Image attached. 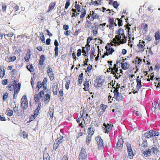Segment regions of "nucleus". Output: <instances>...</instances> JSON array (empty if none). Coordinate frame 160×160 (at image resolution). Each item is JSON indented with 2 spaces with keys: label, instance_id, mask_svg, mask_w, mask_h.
Wrapping results in <instances>:
<instances>
[{
  "label": "nucleus",
  "instance_id": "nucleus-7",
  "mask_svg": "<svg viewBox=\"0 0 160 160\" xmlns=\"http://www.w3.org/2000/svg\"><path fill=\"white\" fill-rule=\"evenodd\" d=\"M127 147L128 149V156H129V158L130 159H131L133 158L134 156V154L132 151V147L131 145L128 143L127 144Z\"/></svg>",
  "mask_w": 160,
  "mask_h": 160
},
{
  "label": "nucleus",
  "instance_id": "nucleus-13",
  "mask_svg": "<svg viewBox=\"0 0 160 160\" xmlns=\"http://www.w3.org/2000/svg\"><path fill=\"white\" fill-rule=\"evenodd\" d=\"M105 48L107 51L104 53V55L102 56V58H104L105 56H108L110 54V45L108 43V45L105 46Z\"/></svg>",
  "mask_w": 160,
  "mask_h": 160
},
{
  "label": "nucleus",
  "instance_id": "nucleus-32",
  "mask_svg": "<svg viewBox=\"0 0 160 160\" xmlns=\"http://www.w3.org/2000/svg\"><path fill=\"white\" fill-rule=\"evenodd\" d=\"M84 90L85 91H87L89 88V81H87L84 84Z\"/></svg>",
  "mask_w": 160,
  "mask_h": 160
},
{
  "label": "nucleus",
  "instance_id": "nucleus-22",
  "mask_svg": "<svg viewBox=\"0 0 160 160\" xmlns=\"http://www.w3.org/2000/svg\"><path fill=\"white\" fill-rule=\"evenodd\" d=\"M45 60V58L43 55L41 56L40 60L39 61V64L40 65H42L43 64V62Z\"/></svg>",
  "mask_w": 160,
  "mask_h": 160
},
{
  "label": "nucleus",
  "instance_id": "nucleus-27",
  "mask_svg": "<svg viewBox=\"0 0 160 160\" xmlns=\"http://www.w3.org/2000/svg\"><path fill=\"white\" fill-rule=\"evenodd\" d=\"M145 137L149 138L153 137V134L152 133V131H150L149 132H147L144 134Z\"/></svg>",
  "mask_w": 160,
  "mask_h": 160
},
{
  "label": "nucleus",
  "instance_id": "nucleus-12",
  "mask_svg": "<svg viewBox=\"0 0 160 160\" xmlns=\"http://www.w3.org/2000/svg\"><path fill=\"white\" fill-rule=\"evenodd\" d=\"M98 23H95L93 25L92 27V32L94 35H96L98 33Z\"/></svg>",
  "mask_w": 160,
  "mask_h": 160
},
{
  "label": "nucleus",
  "instance_id": "nucleus-29",
  "mask_svg": "<svg viewBox=\"0 0 160 160\" xmlns=\"http://www.w3.org/2000/svg\"><path fill=\"white\" fill-rule=\"evenodd\" d=\"M83 74L81 73L78 76V81L79 84H81L82 82V79L83 77Z\"/></svg>",
  "mask_w": 160,
  "mask_h": 160
},
{
  "label": "nucleus",
  "instance_id": "nucleus-44",
  "mask_svg": "<svg viewBox=\"0 0 160 160\" xmlns=\"http://www.w3.org/2000/svg\"><path fill=\"white\" fill-rule=\"evenodd\" d=\"M7 8L6 5L4 3H2V10L3 12H5L6 10V9Z\"/></svg>",
  "mask_w": 160,
  "mask_h": 160
},
{
  "label": "nucleus",
  "instance_id": "nucleus-21",
  "mask_svg": "<svg viewBox=\"0 0 160 160\" xmlns=\"http://www.w3.org/2000/svg\"><path fill=\"white\" fill-rule=\"evenodd\" d=\"M122 37L121 38H120L119 40L118 38H116L118 41L120 42L121 43L123 44L126 41V38L125 36H122Z\"/></svg>",
  "mask_w": 160,
  "mask_h": 160
},
{
  "label": "nucleus",
  "instance_id": "nucleus-59",
  "mask_svg": "<svg viewBox=\"0 0 160 160\" xmlns=\"http://www.w3.org/2000/svg\"><path fill=\"white\" fill-rule=\"evenodd\" d=\"M40 38L42 42L43 43H44L45 42V40L44 35L42 34V36H40Z\"/></svg>",
  "mask_w": 160,
  "mask_h": 160
},
{
  "label": "nucleus",
  "instance_id": "nucleus-26",
  "mask_svg": "<svg viewBox=\"0 0 160 160\" xmlns=\"http://www.w3.org/2000/svg\"><path fill=\"white\" fill-rule=\"evenodd\" d=\"M55 5V3L54 2H51L49 7V10L47 11L48 12H50L54 8Z\"/></svg>",
  "mask_w": 160,
  "mask_h": 160
},
{
  "label": "nucleus",
  "instance_id": "nucleus-64",
  "mask_svg": "<svg viewBox=\"0 0 160 160\" xmlns=\"http://www.w3.org/2000/svg\"><path fill=\"white\" fill-rule=\"evenodd\" d=\"M63 28L65 30H68L69 28L68 26V25H64L63 26Z\"/></svg>",
  "mask_w": 160,
  "mask_h": 160
},
{
  "label": "nucleus",
  "instance_id": "nucleus-39",
  "mask_svg": "<svg viewBox=\"0 0 160 160\" xmlns=\"http://www.w3.org/2000/svg\"><path fill=\"white\" fill-rule=\"evenodd\" d=\"M62 137H60L58 138L57 140L55 141L56 142H58L59 144L61 143L62 141Z\"/></svg>",
  "mask_w": 160,
  "mask_h": 160
},
{
  "label": "nucleus",
  "instance_id": "nucleus-62",
  "mask_svg": "<svg viewBox=\"0 0 160 160\" xmlns=\"http://www.w3.org/2000/svg\"><path fill=\"white\" fill-rule=\"evenodd\" d=\"M13 89H14V87L12 85H11L9 86H8V90L10 91H11Z\"/></svg>",
  "mask_w": 160,
  "mask_h": 160
},
{
  "label": "nucleus",
  "instance_id": "nucleus-20",
  "mask_svg": "<svg viewBox=\"0 0 160 160\" xmlns=\"http://www.w3.org/2000/svg\"><path fill=\"white\" fill-rule=\"evenodd\" d=\"M106 106L103 104H101L99 108V111H100L99 113L100 114H102L105 111L106 108Z\"/></svg>",
  "mask_w": 160,
  "mask_h": 160
},
{
  "label": "nucleus",
  "instance_id": "nucleus-6",
  "mask_svg": "<svg viewBox=\"0 0 160 160\" xmlns=\"http://www.w3.org/2000/svg\"><path fill=\"white\" fill-rule=\"evenodd\" d=\"M104 82V80L101 77H98L95 81V83L98 87L101 86Z\"/></svg>",
  "mask_w": 160,
  "mask_h": 160
},
{
  "label": "nucleus",
  "instance_id": "nucleus-5",
  "mask_svg": "<svg viewBox=\"0 0 160 160\" xmlns=\"http://www.w3.org/2000/svg\"><path fill=\"white\" fill-rule=\"evenodd\" d=\"M96 140L97 142L98 148H101L103 146L102 140L101 138V137L98 136L96 137Z\"/></svg>",
  "mask_w": 160,
  "mask_h": 160
},
{
  "label": "nucleus",
  "instance_id": "nucleus-1",
  "mask_svg": "<svg viewBox=\"0 0 160 160\" xmlns=\"http://www.w3.org/2000/svg\"><path fill=\"white\" fill-rule=\"evenodd\" d=\"M44 92L43 91H41L38 94H35L34 97V99L35 102L37 103L40 101V100L42 101L43 99V97L44 95Z\"/></svg>",
  "mask_w": 160,
  "mask_h": 160
},
{
  "label": "nucleus",
  "instance_id": "nucleus-17",
  "mask_svg": "<svg viewBox=\"0 0 160 160\" xmlns=\"http://www.w3.org/2000/svg\"><path fill=\"white\" fill-rule=\"evenodd\" d=\"M140 78H139V76H138L137 78V88L138 90L142 86V85L141 84V80L140 79Z\"/></svg>",
  "mask_w": 160,
  "mask_h": 160
},
{
  "label": "nucleus",
  "instance_id": "nucleus-47",
  "mask_svg": "<svg viewBox=\"0 0 160 160\" xmlns=\"http://www.w3.org/2000/svg\"><path fill=\"white\" fill-rule=\"evenodd\" d=\"M114 95H115V98H116V99L118 101H119L120 100H121L120 98V94L119 93V92L117 93V94L114 93Z\"/></svg>",
  "mask_w": 160,
  "mask_h": 160
},
{
  "label": "nucleus",
  "instance_id": "nucleus-18",
  "mask_svg": "<svg viewBox=\"0 0 160 160\" xmlns=\"http://www.w3.org/2000/svg\"><path fill=\"white\" fill-rule=\"evenodd\" d=\"M121 64L122 68L123 69L127 70L129 68V64L128 62H122Z\"/></svg>",
  "mask_w": 160,
  "mask_h": 160
},
{
  "label": "nucleus",
  "instance_id": "nucleus-52",
  "mask_svg": "<svg viewBox=\"0 0 160 160\" xmlns=\"http://www.w3.org/2000/svg\"><path fill=\"white\" fill-rule=\"evenodd\" d=\"M19 6L16 5L15 4V6L13 7V10L14 11L16 12L18 11L19 9Z\"/></svg>",
  "mask_w": 160,
  "mask_h": 160
},
{
  "label": "nucleus",
  "instance_id": "nucleus-56",
  "mask_svg": "<svg viewBox=\"0 0 160 160\" xmlns=\"http://www.w3.org/2000/svg\"><path fill=\"white\" fill-rule=\"evenodd\" d=\"M42 83L39 82H38L37 83V88H38L39 89L42 87Z\"/></svg>",
  "mask_w": 160,
  "mask_h": 160
},
{
  "label": "nucleus",
  "instance_id": "nucleus-40",
  "mask_svg": "<svg viewBox=\"0 0 160 160\" xmlns=\"http://www.w3.org/2000/svg\"><path fill=\"white\" fill-rule=\"evenodd\" d=\"M7 114L9 116H12L13 113V112L12 110H11L9 109H8L7 110Z\"/></svg>",
  "mask_w": 160,
  "mask_h": 160
},
{
  "label": "nucleus",
  "instance_id": "nucleus-14",
  "mask_svg": "<svg viewBox=\"0 0 160 160\" xmlns=\"http://www.w3.org/2000/svg\"><path fill=\"white\" fill-rule=\"evenodd\" d=\"M103 126L105 127L104 128L103 130V132L106 133H108L110 131V126L109 124H107L106 125L105 123H104Z\"/></svg>",
  "mask_w": 160,
  "mask_h": 160
},
{
  "label": "nucleus",
  "instance_id": "nucleus-61",
  "mask_svg": "<svg viewBox=\"0 0 160 160\" xmlns=\"http://www.w3.org/2000/svg\"><path fill=\"white\" fill-rule=\"evenodd\" d=\"M78 52L77 53V56L78 57H79L81 56V50L80 49H78Z\"/></svg>",
  "mask_w": 160,
  "mask_h": 160
},
{
  "label": "nucleus",
  "instance_id": "nucleus-41",
  "mask_svg": "<svg viewBox=\"0 0 160 160\" xmlns=\"http://www.w3.org/2000/svg\"><path fill=\"white\" fill-rule=\"evenodd\" d=\"M150 150L151 152H152L154 154H156V155L157 154V153L158 152L157 149L156 148H151Z\"/></svg>",
  "mask_w": 160,
  "mask_h": 160
},
{
  "label": "nucleus",
  "instance_id": "nucleus-53",
  "mask_svg": "<svg viewBox=\"0 0 160 160\" xmlns=\"http://www.w3.org/2000/svg\"><path fill=\"white\" fill-rule=\"evenodd\" d=\"M70 83V81H69L68 82H66L65 84V88L66 89L68 90L69 88V84Z\"/></svg>",
  "mask_w": 160,
  "mask_h": 160
},
{
  "label": "nucleus",
  "instance_id": "nucleus-34",
  "mask_svg": "<svg viewBox=\"0 0 160 160\" xmlns=\"http://www.w3.org/2000/svg\"><path fill=\"white\" fill-rule=\"evenodd\" d=\"M5 74L4 69H3L2 68H0V77L1 78H2Z\"/></svg>",
  "mask_w": 160,
  "mask_h": 160
},
{
  "label": "nucleus",
  "instance_id": "nucleus-48",
  "mask_svg": "<svg viewBox=\"0 0 160 160\" xmlns=\"http://www.w3.org/2000/svg\"><path fill=\"white\" fill-rule=\"evenodd\" d=\"M47 72L48 74L53 72L52 68L48 66L47 68Z\"/></svg>",
  "mask_w": 160,
  "mask_h": 160
},
{
  "label": "nucleus",
  "instance_id": "nucleus-60",
  "mask_svg": "<svg viewBox=\"0 0 160 160\" xmlns=\"http://www.w3.org/2000/svg\"><path fill=\"white\" fill-rule=\"evenodd\" d=\"M117 20H118V26H122V21L121 20L118 18H117Z\"/></svg>",
  "mask_w": 160,
  "mask_h": 160
},
{
  "label": "nucleus",
  "instance_id": "nucleus-15",
  "mask_svg": "<svg viewBox=\"0 0 160 160\" xmlns=\"http://www.w3.org/2000/svg\"><path fill=\"white\" fill-rule=\"evenodd\" d=\"M58 87V84L57 83H55L53 84L52 90L53 93L54 95H56L57 94Z\"/></svg>",
  "mask_w": 160,
  "mask_h": 160
},
{
  "label": "nucleus",
  "instance_id": "nucleus-9",
  "mask_svg": "<svg viewBox=\"0 0 160 160\" xmlns=\"http://www.w3.org/2000/svg\"><path fill=\"white\" fill-rule=\"evenodd\" d=\"M117 34L118 35L116 36V38L119 39L121 38V37L125 36L124 34V30L121 28H119Z\"/></svg>",
  "mask_w": 160,
  "mask_h": 160
},
{
  "label": "nucleus",
  "instance_id": "nucleus-49",
  "mask_svg": "<svg viewBox=\"0 0 160 160\" xmlns=\"http://www.w3.org/2000/svg\"><path fill=\"white\" fill-rule=\"evenodd\" d=\"M47 81V79L46 78H44L42 83L43 87H44L45 86V85H46Z\"/></svg>",
  "mask_w": 160,
  "mask_h": 160
},
{
  "label": "nucleus",
  "instance_id": "nucleus-33",
  "mask_svg": "<svg viewBox=\"0 0 160 160\" xmlns=\"http://www.w3.org/2000/svg\"><path fill=\"white\" fill-rule=\"evenodd\" d=\"M27 68L30 72H33L34 70V69L32 65H28L27 66Z\"/></svg>",
  "mask_w": 160,
  "mask_h": 160
},
{
  "label": "nucleus",
  "instance_id": "nucleus-55",
  "mask_svg": "<svg viewBox=\"0 0 160 160\" xmlns=\"http://www.w3.org/2000/svg\"><path fill=\"white\" fill-rule=\"evenodd\" d=\"M112 5L113 7L115 8H117L118 6V4L117 1H114L113 2Z\"/></svg>",
  "mask_w": 160,
  "mask_h": 160
},
{
  "label": "nucleus",
  "instance_id": "nucleus-50",
  "mask_svg": "<svg viewBox=\"0 0 160 160\" xmlns=\"http://www.w3.org/2000/svg\"><path fill=\"white\" fill-rule=\"evenodd\" d=\"M53 110L52 109H49V113L50 117L52 118L53 116Z\"/></svg>",
  "mask_w": 160,
  "mask_h": 160
},
{
  "label": "nucleus",
  "instance_id": "nucleus-57",
  "mask_svg": "<svg viewBox=\"0 0 160 160\" xmlns=\"http://www.w3.org/2000/svg\"><path fill=\"white\" fill-rule=\"evenodd\" d=\"M22 135H23V138H27L28 137V135L27 133L26 132H22Z\"/></svg>",
  "mask_w": 160,
  "mask_h": 160
},
{
  "label": "nucleus",
  "instance_id": "nucleus-54",
  "mask_svg": "<svg viewBox=\"0 0 160 160\" xmlns=\"http://www.w3.org/2000/svg\"><path fill=\"white\" fill-rule=\"evenodd\" d=\"M38 112H39L38 111H37L36 109L35 110V111H34V115H33L32 116H33V118H35V117H37V115L38 114Z\"/></svg>",
  "mask_w": 160,
  "mask_h": 160
},
{
  "label": "nucleus",
  "instance_id": "nucleus-51",
  "mask_svg": "<svg viewBox=\"0 0 160 160\" xmlns=\"http://www.w3.org/2000/svg\"><path fill=\"white\" fill-rule=\"evenodd\" d=\"M152 133L153 134V137L155 136H158L159 135V133L158 132H155L152 131Z\"/></svg>",
  "mask_w": 160,
  "mask_h": 160
},
{
  "label": "nucleus",
  "instance_id": "nucleus-30",
  "mask_svg": "<svg viewBox=\"0 0 160 160\" xmlns=\"http://www.w3.org/2000/svg\"><path fill=\"white\" fill-rule=\"evenodd\" d=\"M151 151L150 149H148L147 150H146L144 151L143 152V154L144 155L147 157L148 156H149L151 155Z\"/></svg>",
  "mask_w": 160,
  "mask_h": 160
},
{
  "label": "nucleus",
  "instance_id": "nucleus-4",
  "mask_svg": "<svg viewBox=\"0 0 160 160\" xmlns=\"http://www.w3.org/2000/svg\"><path fill=\"white\" fill-rule=\"evenodd\" d=\"M87 156L86 151L85 149L82 148L81 149V151L78 156V158L79 160H82L85 159Z\"/></svg>",
  "mask_w": 160,
  "mask_h": 160
},
{
  "label": "nucleus",
  "instance_id": "nucleus-16",
  "mask_svg": "<svg viewBox=\"0 0 160 160\" xmlns=\"http://www.w3.org/2000/svg\"><path fill=\"white\" fill-rule=\"evenodd\" d=\"M95 129L93 128L90 127L88 129V136H92L93 134Z\"/></svg>",
  "mask_w": 160,
  "mask_h": 160
},
{
  "label": "nucleus",
  "instance_id": "nucleus-2",
  "mask_svg": "<svg viewBox=\"0 0 160 160\" xmlns=\"http://www.w3.org/2000/svg\"><path fill=\"white\" fill-rule=\"evenodd\" d=\"M21 106L24 109H26L28 107V100L26 95H24L21 99Z\"/></svg>",
  "mask_w": 160,
  "mask_h": 160
},
{
  "label": "nucleus",
  "instance_id": "nucleus-10",
  "mask_svg": "<svg viewBox=\"0 0 160 160\" xmlns=\"http://www.w3.org/2000/svg\"><path fill=\"white\" fill-rule=\"evenodd\" d=\"M54 44L55 46V47L54 49L55 52V57L56 58L58 55V47L59 45L58 41L56 39L54 41Z\"/></svg>",
  "mask_w": 160,
  "mask_h": 160
},
{
  "label": "nucleus",
  "instance_id": "nucleus-8",
  "mask_svg": "<svg viewBox=\"0 0 160 160\" xmlns=\"http://www.w3.org/2000/svg\"><path fill=\"white\" fill-rule=\"evenodd\" d=\"M140 42L139 44H138V49H139V51L143 52L144 51L145 49V45L144 44L145 42L144 41H140Z\"/></svg>",
  "mask_w": 160,
  "mask_h": 160
},
{
  "label": "nucleus",
  "instance_id": "nucleus-25",
  "mask_svg": "<svg viewBox=\"0 0 160 160\" xmlns=\"http://www.w3.org/2000/svg\"><path fill=\"white\" fill-rule=\"evenodd\" d=\"M31 54L30 51L28 52L26 54V56L25 57V59L26 62H28L29 61V59L30 58Z\"/></svg>",
  "mask_w": 160,
  "mask_h": 160
},
{
  "label": "nucleus",
  "instance_id": "nucleus-23",
  "mask_svg": "<svg viewBox=\"0 0 160 160\" xmlns=\"http://www.w3.org/2000/svg\"><path fill=\"white\" fill-rule=\"evenodd\" d=\"M50 99V95L48 94L45 95L44 97V101L45 104H47L49 101Z\"/></svg>",
  "mask_w": 160,
  "mask_h": 160
},
{
  "label": "nucleus",
  "instance_id": "nucleus-35",
  "mask_svg": "<svg viewBox=\"0 0 160 160\" xmlns=\"http://www.w3.org/2000/svg\"><path fill=\"white\" fill-rule=\"evenodd\" d=\"M75 3V8L78 10V12H80L81 6L79 5V3L78 4L77 2H76Z\"/></svg>",
  "mask_w": 160,
  "mask_h": 160
},
{
  "label": "nucleus",
  "instance_id": "nucleus-63",
  "mask_svg": "<svg viewBox=\"0 0 160 160\" xmlns=\"http://www.w3.org/2000/svg\"><path fill=\"white\" fill-rule=\"evenodd\" d=\"M92 68V65L88 67L87 68V70L88 71V72H90V70Z\"/></svg>",
  "mask_w": 160,
  "mask_h": 160
},
{
  "label": "nucleus",
  "instance_id": "nucleus-38",
  "mask_svg": "<svg viewBox=\"0 0 160 160\" xmlns=\"http://www.w3.org/2000/svg\"><path fill=\"white\" fill-rule=\"evenodd\" d=\"M159 32H156L155 33V39L156 40H159L160 38V36L159 35Z\"/></svg>",
  "mask_w": 160,
  "mask_h": 160
},
{
  "label": "nucleus",
  "instance_id": "nucleus-19",
  "mask_svg": "<svg viewBox=\"0 0 160 160\" xmlns=\"http://www.w3.org/2000/svg\"><path fill=\"white\" fill-rule=\"evenodd\" d=\"M117 65L115 64L114 65V67L113 68H111V73H113V74H114L115 72H116L117 74H119L118 71V69L116 68Z\"/></svg>",
  "mask_w": 160,
  "mask_h": 160
},
{
  "label": "nucleus",
  "instance_id": "nucleus-42",
  "mask_svg": "<svg viewBox=\"0 0 160 160\" xmlns=\"http://www.w3.org/2000/svg\"><path fill=\"white\" fill-rule=\"evenodd\" d=\"M51 80L52 81L54 78V74L53 72L48 74Z\"/></svg>",
  "mask_w": 160,
  "mask_h": 160
},
{
  "label": "nucleus",
  "instance_id": "nucleus-31",
  "mask_svg": "<svg viewBox=\"0 0 160 160\" xmlns=\"http://www.w3.org/2000/svg\"><path fill=\"white\" fill-rule=\"evenodd\" d=\"M105 73L106 75L107 76L106 78L109 79V72H110V67L108 68H106L104 69Z\"/></svg>",
  "mask_w": 160,
  "mask_h": 160
},
{
  "label": "nucleus",
  "instance_id": "nucleus-28",
  "mask_svg": "<svg viewBox=\"0 0 160 160\" xmlns=\"http://www.w3.org/2000/svg\"><path fill=\"white\" fill-rule=\"evenodd\" d=\"M91 137L92 136L88 135L87 136L86 140V143L87 145H88L90 143L92 139Z\"/></svg>",
  "mask_w": 160,
  "mask_h": 160
},
{
  "label": "nucleus",
  "instance_id": "nucleus-24",
  "mask_svg": "<svg viewBox=\"0 0 160 160\" xmlns=\"http://www.w3.org/2000/svg\"><path fill=\"white\" fill-rule=\"evenodd\" d=\"M91 53L90 54V60L92 61L94 58V57L96 56V55H94V52H95V49L94 48H92L91 49Z\"/></svg>",
  "mask_w": 160,
  "mask_h": 160
},
{
  "label": "nucleus",
  "instance_id": "nucleus-46",
  "mask_svg": "<svg viewBox=\"0 0 160 160\" xmlns=\"http://www.w3.org/2000/svg\"><path fill=\"white\" fill-rule=\"evenodd\" d=\"M86 13V11L85 9H84L83 11H82V14L80 16V18H83L85 16V15Z\"/></svg>",
  "mask_w": 160,
  "mask_h": 160
},
{
  "label": "nucleus",
  "instance_id": "nucleus-43",
  "mask_svg": "<svg viewBox=\"0 0 160 160\" xmlns=\"http://www.w3.org/2000/svg\"><path fill=\"white\" fill-rule=\"evenodd\" d=\"M92 16L93 17L94 19L95 18H98V16L97 15V14L96 13L93 11H92Z\"/></svg>",
  "mask_w": 160,
  "mask_h": 160
},
{
  "label": "nucleus",
  "instance_id": "nucleus-58",
  "mask_svg": "<svg viewBox=\"0 0 160 160\" xmlns=\"http://www.w3.org/2000/svg\"><path fill=\"white\" fill-rule=\"evenodd\" d=\"M50 157L48 154L47 153H44L43 155V159Z\"/></svg>",
  "mask_w": 160,
  "mask_h": 160
},
{
  "label": "nucleus",
  "instance_id": "nucleus-45",
  "mask_svg": "<svg viewBox=\"0 0 160 160\" xmlns=\"http://www.w3.org/2000/svg\"><path fill=\"white\" fill-rule=\"evenodd\" d=\"M59 144L58 142H56L55 141L53 145V148L54 149H56L58 148V146L59 145Z\"/></svg>",
  "mask_w": 160,
  "mask_h": 160
},
{
  "label": "nucleus",
  "instance_id": "nucleus-36",
  "mask_svg": "<svg viewBox=\"0 0 160 160\" xmlns=\"http://www.w3.org/2000/svg\"><path fill=\"white\" fill-rule=\"evenodd\" d=\"M152 104H153V106L154 107V108L153 109H152V111H154V112H155V111H157V109L158 108V104L157 103H155L154 104H154H153V103H152Z\"/></svg>",
  "mask_w": 160,
  "mask_h": 160
},
{
  "label": "nucleus",
  "instance_id": "nucleus-11",
  "mask_svg": "<svg viewBox=\"0 0 160 160\" xmlns=\"http://www.w3.org/2000/svg\"><path fill=\"white\" fill-rule=\"evenodd\" d=\"M124 141L122 138H120L117 144V148L119 150L121 149L122 148L123 144V143Z\"/></svg>",
  "mask_w": 160,
  "mask_h": 160
},
{
  "label": "nucleus",
  "instance_id": "nucleus-37",
  "mask_svg": "<svg viewBox=\"0 0 160 160\" xmlns=\"http://www.w3.org/2000/svg\"><path fill=\"white\" fill-rule=\"evenodd\" d=\"M84 111H82V115L81 117H82V119L83 121H85V119H86L87 118L88 116V114H87V113L86 114L85 116L84 115Z\"/></svg>",
  "mask_w": 160,
  "mask_h": 160
},
{
  "label": "nucleus",
  "instance_id": "nucleus-3",
  "mask_svg": "<svg viewBox=\"0 0 160 160\" xmlns=\"http://www.w3.org/2000/svg\"><path fill=\"white\" fill-rule=\"evenodd\" d=\"M11 85L14 87V90L15 93H18L21 87V84L18 83L17 84V82L15 81H12L11 82Z\"/></svg>",
  "mask_w": 160,
  "mask_h": 160
}]
</instances>
